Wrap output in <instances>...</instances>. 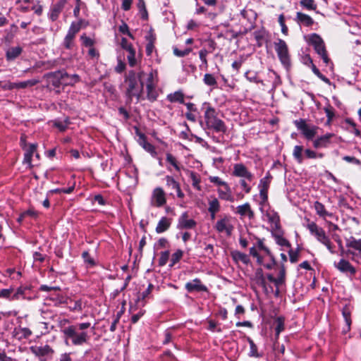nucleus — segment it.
<instances>
[{
  "mask_svg": "<svg viewBox=\"0 0 361 361\" xmlns=\"http://www.w3.org/2000/svg\"><path fill=\"white\" fill-rule=\"evenodd\" d=\"M69 323L68 319H64L59 323L61 331L63 335L65 341H71L73 345L80 346L89 343L90 335L87 329L90 327V322L78 323L65 326Z\"/></svg>",
  "mask_w": 361,
  "mask_h": 361,
  "instance_id": "1",
  "label": "nucleus"
},
{
  "mask_svg": "<svg viewBox=\"0 0 361 361\" xmlns=\"http://www.w3.org/2000/svg\"><path fill=\"white\" fill-rule=\"evenodd\" d=\"M144 72L141 71L137 74L134 71L128 72L125 79L126 95L128 100L135 99L136 103L144 99L142 96L143 82L141 78Z\"/></svg>",
  "mask_w": 361,
  "mask_h": 361,
  "instance_id": "2",
  "label": "nucleus"
},
{
  "mask_svg": "<svg viewBox=\"0 0 361 361\" xmlns=\"http://www.w3.org/2000/svg\"><path fill=\"white\" fill-rule=\"evenodd\" d=\"M232 176L239 178L240 188L245 194H249L252 190L250 183L254 180V174L243 163L234 164L231 173Z\"/></svg>",
  "mask_w": 361,
  "mask_h": 361,
  "instance_id": "3",
  "label": "nucleus"
},
{
  "mask_svg": "<svg viewBox=\"0 0 361 361\" xmlns=\"http://www.w3.org/2000/svg\"><path fill=\"white\" fill-rule=\"evenodd\" d=\"M305 221L306 224H304V226L309 230L310 234L314 236L318 242L324 245L329 252L335 254L336 252L335 246L331 241L329 237L326 234L325 231L309 219H306Z\"/></svg>",
  "mask_w": 361,
  "mask_h": 361,
  "instance_id": "4",
  "label": "nucleus"
},
{
  "mask_svg": "<svg viewBox=\"0 0 361 361\" xmlns=\"http://www.w3.org/2000/svg\"><path fill=\"white\" fill-rule=\"evenodd\" d=\"M207 106L204 113V123L207 128L213 130L216 133H224L226 131V126L224 122L218 117L217 111L209 104L204 103Z\"/></svg>",
  "mask_w": 361,
  "mask_h": 361,
  "instance_id": "5",
  "label": "nucleus"
},
{
  "mask_svg": "<svg viewBox=\"0 0 361 361\" xmlns=\"http://www.w3.org/2000/svg\"><path fill=\"white\" fill-rule=\"evenodd\" d=\"M308 42L314 47L316 53L321 57L326 66H328L330 63V59L328 56L325 44L322 37L317 34L313 33L309 35Z\"/></svg>",
  "mask_w": 361,
  "mask_h": 361,
  "instance_id": "6",
  "label": "nucleus"
},
{
  "mask_svg": "<svg viewBox=\"0 0 361 361\" xmlns=\"http://www.w3.org/2000/svg\"><path fill=\"white\" fill-rule=\"evenodd\" d=\"M274 45L280 62L285 68L288 69L290 67L291 63L286 42L283 39H278L274 42Z\"/></svg>",
  "mask_w": 361,
  "mask_h": 361,
  "instance_id": "7",
  "label": "nucleus"
},
{
  "mask_svg": "<svg viewBox=\"0 0 361 361\" xmlns=\"http://www.w3.org/2000/svg\"><path fill=\"white\" fill-rule=\"evenodd\" d=\"M346 246L349 248L348 253L352 255V260L361 264V239L350 237L346 240Z\"/></svg>",
  "mask_w": 361,
  "mask_h": 361,
  "instance_id": "8",
  "label": "nucleus"
},
{
  "mask_svg": "<svg viewBox=\"0 0 361 361\" xmlns=\"http://www.w3.org/2000/svg\"><path fill=\"white\" fill-rule=\"evenodd\" d=\"M294 124L308 140H312L317 133L318 127L307 124L303 119L295 120Z\"/></svg>",
  "mask_w": 361,
  "mask_h": 361,
  "instance_id": "9",
  "label": "nucleus"
},
{
  "mask_svg": "<svg viewBox=\"0 0 361 361\" xmlns=\"http://www.w3.org/2000/svg\"><path fill=\"white\" fill-rule=\"evenodd\" d=\"M265 278L267 279L269 282L274 284L276 287L274 294L276 296H278L279 295L280 287L286 282V269L284 266H280L276 277L272 274H268Z\"/></svg>",
  "mask_w": 361,
  "mask_h": 361,
  "instance_id": "10",
  "label": "nucleus"
},
{
  "mask_svg": "<svg viewBox=\"0 0 361 361\" xmlns=\"http://www.w3.org/2000/svg\"><path fill=\"white\" fill-rule=\"evenodd\" d=\"M262 214V219L270 224L272 229H277L279 226V216L274 209L269 207L260 212Z\"/></svg>",
  "mask_w": 361,
  "mask_h": 361,
  "instance_id": "11",
  "label": "nucleus"
},
{
  "mask_svg": "<svg viewBox=\"0 0 361 361\" xmlns=\"http://www.w3.org/2000/svg\"><path fill=\"white\" fill-rule=\"evenodd\" d=\"M166 202V197L164 190L160 187L155 188L152 192L150 198L151 205L154 207H161Z\"/></svg>",
  "mask_w": 361,
  "mask_h": 361,
  "instance_id": "12",
  "label": "nucleus"
},
{
  "mask_svg": "<svg viewBox=\"0 0 361 361\" xmlns=\"http://www.w3.org/2000/svg\"><path fill=\"white\" fill-rule=\"evenodd\" d=\"M214 228L217 232L225 233L226 235L229 236L232 233L233 226L231 223L229 217L224 216L216 222Z\"/></svg>",
  "mask_w": 361,
  "mask_h": 361,
  "instance_id": "13",
  "label": "nucleus"
},
{
  "mask_svg": "<svg viewBox=\"0 0 361 361\" xmlns=\"http://www.w3.org/2000/svg\"><path fill=\"white\" fill-rule=\"evenodd\" d=\"M334 267L341 272L345 274L350 279L356 274V269L346 259H341L338 262H334Z\"/></svg>",
  "mask_w": 361,
  "mask_h": 361,
  "instance_id": "14",
  "label": "nucleus"
},
{
  "mask_svg": "<svg viewBox=\"0 0 361 361\" xmlns=\"http://www.w3.org/2000/svg\"><path fill=\"white\" fill-rule=\"evenodd\" d=\"M233 212L239 215L240 219L247 218L249 220H252L255 218L254 211L249 202H245L233 208Z\"/></svg>",
  "mask_w": 361,
  "mask_h": 361,
  "instance_id": "15",
  "label": "nucleus"
},
{
  "mask_svg": "<svg viewBox=\"0 0 361 361\" xmlns=\"http://www.w3.org/2000/svg\"><path fill=\"white\" fill-rule=\"evenodd\" d=\"M68 1L69 0H59L56 4L51 6L48 17L52 22L58 19L60 13Z\"/></svg>",
  "mask_w": 361,
  "mask_h": 361,
  "instance_id": "16",
  "label": "nucleus"
},
{
  "mask_svg": "<svg viewBox=\"0 0 361 361\" xmlns=\"http://www.w3.org/2000/svg\"><path fill=\"white\" fill-rule=\"evenodd\" d=\"M185 290L189 293L192 292H208L207 287L204 285L201 280L195 278L192 281L187 282L185 285Z\"/></svg>",
  "mask_w": 361,
  "mask_h": 361,
  "instance_id": "17",
  "label": "nucleus"
},
{
  "mask_svg": "<svg viewBox=\"0 0 361 361\" xmlns=\"http://www.w3.org/2000/svg\"><path fill=\"white\" fill-rule=\"evenodd\" d=\"M197 225V222L192 219L188 218V212H183L178 220L177 228L178 229H192L194 228Z\"/></svg>",
  "mask_w": 361,
  "mask_h": 361,
  "instance_id": "18",
  "label": "nucleus"
},
{
  "mask_svg": "<svg viewBox=\"0 0 361 361\" xmlns=\"http://www.w3.org/2000/svg\"><path fill=\"white\" fill-rule=\"evenodd\" d=\"M219 198L229 202H233L235 197L232 193V190L228 183L226 184L223 188L216 190Z\"/></svg>",
  "mask_w": 361,
  "mask_h": 361,
  "instance_id": "19",
  "label": "nucleus"
},
{
  "mask_svg": "<svg viewBox=\"0 0 361 361\" xmlns=\"http://www.w3.org/2000/svg\"><path fill=\"white\" fill-rule=\"evenodd\" d=\"M30 349L32 353L37 357L51 355L54 352L49 345L31 346Z\"/></svg>",
  "mask_w": 361,
  "mask_h": 361,
  "instance_id": "20",
  "label": "nucleus"
},
{
  "mask_svg": "<svg viewBox=\"0 0 361 361\" xmlns=\"http://www.w3.org/2000/svg\"><path fill=\"white\" fill-rule=\"evenodd\" d=\"M334 136V133H326L318 137L313 142V147L316 149L326 148L331 143V139Z\"/></svg>",
  "mask_w": 361,
  "mask_h": 361,
  "instance_id": "21",
  "label": "nucleus"
},
{
  "mask_svg": "<svg viewBox=\"0 0 361 361\" xmlns=\"http://www.w3.org/2000/svg\"><path fill=\"white\" fill-rule=\"evenodd\" d=\"M254 279L257 284L261 286L263 288L265 293H269L270 291L274 292L273 288L271 286L269 287L270 290H269V288L267 286L266 278L264 276L262 269L259 268L256 270Z\"/></svg>",
  "mask_w": 361,
  "mask_h": 361,
  "instance_id": "22",
  "label": "nucleus"
},
{
  "mask_svg": "<svg viewBox=\"0 0 361 361\" xmlns=\"http://www.w3.org/2000/svg\"><path fill=\"white\" fill-rule=\"evenodd\" d=\"M47 77L52 78L51 84L55 87H59L61 85V80H65L66 77L68 76V74L63 71H56L54 73H48Z\"/></svg>",
  "mask_w": 361,
  "mask_h": 361,
  "instance_id": "23",
  "label": "nucleus"
},
{
  "mask_svg": "<svg viewBox=\"0 0 361 361\" xmlns=\"http://www.w3.org/2000/svg\"><path fill=\"white\" fill-rule=\"evenodd\" d=\"M13 337L18 341L28 338L32 335V331L26 327H16L13 331Z\"/></svg>",
  "mask_w": 361,
  "mask_h": 361,
  "instance_id": "24",
  "label": "nucleus"
},
{
  "mask_svg": "<svg viewBox=\"0 0 361 361\" xmlns=\"http://www.w3.org/2000/svg\"><path fill=\"white\" fill-rule=\"evenodd\" d=\"M139 136L138 142L147 152L150 153L153 157L157 155L154 147L147 142L145 135L143 133H137Z\"/></svg>",
  "mask_w": 361,
  "mask_h": 361,
  "instance_id": "25",
  "label": "nucleus"
},
{
  "mask_svg": "<svg viewBox=\"0 0 361 361\" xmlns=\"http://www.w3.org/2000/svg\"><path fill=\"white\" fill-rule=\"evenodd\" d=\"M171 222V219L166 216L161 217L156 226V232L157 233H162L166 231L170 228Z\"/></svg>",
  "mask_w": 361,
  "mask_h": 361,
  "instance_id": "26",
  "label": "nucleus"
},
{
  "mask_svg": "<svg viewBox=\"0 0 361 361\" xmlns=\"http://www.w3.org/2000/svg\"><path fill=\"white\" fill-rule=\"evenodd\" d=\"M146 88V98L151 102H155L159 95V90L157 85H147Z\"/></svg>",
  "mask_w": 361,
  "mask_h": 361,
  "instance_id": "27",
  "label": "nucleus"
},
{
  "mask_svg": "<svg viewBox=\"0 0 361 361\" xmlns=\"http://www.w3.org/2000/svg\"><path fill=\"white\" fill-rule=\"evenodd\" d=\"M272 179V176L269 173H267L266 176L262 178L259 183L258 188L259 190V193L268 194L269 185Z\"/></svg>",
  "mask_w": 361,
  "mask_h": 361,
  "instance_id": "28",
  "label": "nucleus"
},
{
  "mask_svg": "<svg viewBox=\"0 0 361 361\" xmlns=\"http://www.w3.org/2000/svg\"><path fill=\"white\" fill-rule=\"evenodd\" d=\"M254 37L257 42V44L259 47L262 46V44L267 42L268 38V32L266 31V30L263 27L255 30L253 32Z\"/></svg>",
  "mask_w": 361,
  "mask_h": 361,
  "instance_id": "29",
  "label": "nucleus"
},
{
  "mask_svg": "<svg viewBox=\"0 0 361 361\" xmlns=\"http://www.w3.org/2000/svg\"><path fill=\"white\" fill-rule=\"evenodd\" d=\"M231 257L236 263L241 262L245 265H247L250 262L249 256L240 251L235 250L232 252Z\"/></svg>",
  "mask_w": 361,
  "mask_h": 361,
  "instance_id": "30",
  "label": "nucleus"
},
{
  "mask_svg": "<svg viewBox=\"0 0 361 361\" xmlns=\"http://www.w3.org/2000/svg\"><path fill=\"white\" fill-rule=\"evenodd\" d=\"M314 209L317 214L323 219H325L326 216L331 217L333 216L332 213L327 212L324 205L318 201L314 202Z\"/></svg>",
  "mask_w": 361,
  "mask_h": 361,
  "instance_id": "31",
  "label": "nucleus"
},
{
  "mask_svg": "<svg viewBox=\"0 0 361 361\" xmlns=\"http://www.w3.org/2000/svg\"><path fill=\"white\" fill-rule=\"evenodd\" d=\"M295 20L299 24L305 26H310L314 23L313 19L310 16L300 12L297 13Z\"/></svg>",
  "mask_w": 361,
  "mask_h": 361,
  "instance_id": "32",
  "label": "nucleus"
},
{
  "mask_svg": "<svg viewBox=\"0 0 361 361\" xmlns=\"http://www.w3.org/2000/svg\"><path fill=\"white\" fill-rule=\"evenodd\" d=\"M272 235L275 242L282 247L290 248V244L288 240L285 238L279 231L272 232Z\"/></svg>",
  "mask_w": 361,
  "mask_h": 361,
  "instance_id": "33",
  "label": "nucleus"
},
{
  "mask_svg": "<svg viewBox=\"0 0 361 361\" xmlns=\"http://www.w3.org/2000/svg\"><path fill=\"white\" fill-rule=\"evenodd\" d=\"M36 149L37 145L30 144L25 152L23 162L28 164L30 167L32 166V157L35 152Z\"/></svg>",
  "mask_w": 361,
  "mask_h": 361,
  "instance_id": "34",
  "label": "nucleus"
},
{
  "mask_svg": "<svg viewBox=\"0 0 361 361\" xmlns=\"http://www.w3.org/2000/svg\"><path fill=\"white\" fill-rule=\"evenodd\" d=\"M22 48L19 46L9 48L6 54L8 61H13L18 57L22 53Z\"/></svg>",
  "mask_w": 361,
  "mask_h": 361,
  "instance_id": "35",
  "label": "nucleus"
},
{
  "mask_svg": "<svg viewBox=\"0 0 361 361\" xmlns=\"http://www.w3.org/2000/svg\"><path fill=\"white\" fill-rule=\"evenodd\" d=\"M240 16L244 19H247L251 25L250 28L252 27V24L255 23L257 18L256 13L252 9H243L240 11Z\"/></svg>",
  "mask_w": 361,
  "mask_h": 361,
  "instance_id": "36",
  "label": "nucleus"
},
{
  "mask_svg": "<svg viewBox=\"0 0 361 361\" xmlns=\"http://www.w3.org/2000/svg\"><path fill=\"white\" fill-rule=\"evenodd\" d=\"M246 339L250 345V351L248 353L249 357L256 358L261 357L262 355L258 352L257 346L255 345L252 339L250 337H247Z\"/></svg>",
  "mask_w": 361,
  "mask_h": 361,
  "instance_id": "37",
  "label": "nucleus"
},
{
  "mask_svg": "<svg viewBox=\"0 0 361 361\" xmlns=\"http://www.w3.org/2000/svg\"><path fill=\"white\" fill-rule=\"evenodd\" d=\"M126 183L128 184V188H135L138 182V176H137V171L135 169L132 171V175L128 176V173H126Z\"/></svg>",
  "mask_w": 361,
  "mask_h": 361,
  "instance_id": "38",
  "label": "nucleus"
},
{
  "mask_svg": "<svg viewBox=\"0 0 361 361\" xmlns=\"http://www.w3.org/2000/svg\"><path fill=\"white\" fill-rule=\"evenodd\" d=\"M167 99L171 102L184 103V95L181 91H176L167 95Z\"/></svg>",
  "mask_w": 361,
  "mask_h": 361,
  "instance_id": "39",
  "label": "nucleus"
},
{
  "mask_svg": "<svg viewBox=\"0 0 361 361\" xmlns=\"http://www.w3.org/2000/svg\"><path fill=\"white\" fill-rule=\"evenodd\" d=\"M158 82V72L155 69H152L150 72L147 74L145 86L147 85H157Z\"/></svg>",
  "mask_w": 361,
  "mask_h": 361,
  "instance_id": "40",
  "label": "nucleus"
},
{
  "mask_svg": "<svg viewBox=\"0 0 361 361\" xmlns=\"http://www.w3.org/2000/svg\"><path fill=\"white\" fill-rule=\"evenodd\" d=\"M146 39L147 40V44H146L145 51L146 54L149 56L152 54L154 50V41L155 37L152 34H149L146 36Z\"/></svg>",
  "mask_w": 361,
  "mask_h": 361,
  "instance_id": "41",
  "label": "nucleus"
},
{
  "mask_svg": "<svg viewBox=\"0 0 361 361\" xmlns=\"http://www.w3.org/2000/svg\"><path fill=\"white\" fill-rule=\"evenodd\" d=\"M189 178L192 181V187L197 190H201L200 183V175L194 171H189Z\"/></svg>",
  "mask_w": 361,
  "mask_h": 361,
  "instance_id": "42",
  "label": "nucleus"
},
{
  "mask_svg": "<svg viewBox=\"0 0 361 361\" xmlns=\"http://www.w3.org/2000/svg\"><path fill=\"white\" fill-rule=\"evenodd\" d=\"M259 198L258 204L260 212L270 207L268 201V194L259 193Z\"/></svg>",
  "mask_w": 361,
  "mask_h": 361,
  "instance_id": "43",
  "label": "nucleus"
},
{
  "mask_svg": "<svg viewBox=\"0 0 361 361\" xmlns=\"http://www.w3.org/2000/svg\"><path fill=\"white\" fill-rule=\"evenodd\" d=\"M245 77L250 82L262 83V80L259 78L258 73L256 71H247L245 73Z\"/></svg>",
  "mask_w": 361,
  "mask_h": 361,
  "instance_id": "44",
  "label": "nucleus"
},
{
  "mask_svg": "<svg viewBox=\"0 0 361 361\" xmlns=\"http://www.w3.org/2000/svg\"><path fill=\"white\" fill-rule=\"evenodd\" d=\"M302 152V146L295 145L293 148V157L298 164H302L303 162Z\"/></svg>",
  "mask_w": 361,
  "mask_h": 361,
  "instance_id": "45",
  "label": "nucleus"
},
{
  "mask_svg": "<svg viewBox=\"0 0 361 361\" xmlns=\"http://www.w3.org/2000/svg\"><path fill=\"white\" fill-rule=\"evenodd\" d=\"M275 324L276 338L278 339L279 334L284 330V319L281 317H277Z\"/></svg>",
  "mask_w": 361,
  "mask_h": 361,
  "instance_id": "46",
  "label": "nucleus"
},
{
  "mask_svg": "<svg viewBox=\"0 0 361 361\" xmlns=\"http://www.w3.org/2000/svg\"><path fill=\"white\" fill-rule=\"evenodd\" d=\"M39 82V80L37 79H31L25 81L18 82H17V89H25L28 87H32Z\"/></svg>",
  "mask_w": 361,
  "mask_h": 361,
  "instance_id": "47",
  "label": "nucleus"
},
{
  "mask_svg": "<svg viewBox=\"0 0 361 361\" xmlns=\"http://www.w3.org/2000/svg\"><path fill=\"white\" fill-rule=\"evenodd\" d=\"M208 180L211 183H213L214 185L217 186V188H223L226 184L228 183L220 177L216 176H209L208 177Z\"/></svg>",
  "mask_w": 361,
  "mask_h": 361,
  "instance_id": "48",
  "label": "nucleus"
},
{
  "mask_svg": "<svg viewBox=\"0 0 361 361\" xmlns=\"http://www.w3.org/2000/svg\"><path fill=\"white\" fill-rule=\"evenodd\" d=\"M166 160L177 171H180V167L179 166L178 161H177L176 158L174 156H173L171 154H170V153H167L166 154Z\"/></svg>",
  "mask_w": 361,
  "mask_h": 361,
  "instance_id": "49",
  "label": "nucleus"
},
{
  "mask_svg": "<svg viewBox=\"0 0 361 361\" xmlns=\"http://www.w3.org/2000/svg\"><path fill=\"white\" fill-rule=\"evenodd\" d=\"M221 209V205L219 200L216 197H214L208 202V211H213L216 212H219Z\"/></svg>",
  "mask_w": 361,
  "mask_h": 361,
  "instance_id": "50",
  "label": "nucleus"
},
{
  "mask_svg": "<svg viewBox=\"0 0 361 361\" xmlns=\"http://www.w3.org/2000/svg\"><path fill=\"white\" fill-rule=\"evenodd\" d=\"M209 54V53L206 51L205 48L202 49L199 51V57L201 60L202 64L200 65V68H204L205 69L208 67V62L207 59V56Z\"/></svg>",
  "mask_w": 361,
  "mask_h": 361,
  "instance_id": "51",
  "label": "nucleus"
},
{
  "mask_svg": "<svg viewBox=\"0 0 361 361\" xmlns=\"http://www.w3.org/2000/svg\"><path fill=\"white\" fill-rule=\"evenodd\" d=\"M69 124L68 119L66 118L64 120H55L54 126L56 127L60 131L63 132L66 130Z\"/></svg>",
  "mask_w": 361,
  "mask_h": 361,
  "instance_id": "52",
  "label": "nucleus"
},
{
  "mask_svg": "<svg viewBox=\"0 0 361 361\" xmlns=\"http://www.w3.org/2000/svg\"><path fill=\"white\" fill-rule=\"evenodd\" d=\"M165 179L166 185L169 188H171L172 190L178 189L180 185L172 176H166Z\"/></svg>",
  "mask_w": 361,
  "mask_h": 361,
  "instance_id": "53",
  "label": "nucleus"
},
{
  "mask_svg": "<svg viewBox=\"0 0 361 361\" xmlns=\"http://www.w3.org/2000/svg\"><path fill=\"white\" fill-rule=\"evenodd\" d=\"M183 256V252L181 250H177L172 255L171 258V267L174 266L178 263Z\"/></svg>",
  "mask_w": 361,
  "mask_h": 361,
  "instance_id": "54",
  "label": "nucleus"
},
{
  "mask_svg": "<svg viewBox=\"0 0 361 361\" xmlns=\"http://www.w3.org/2000/svg\"><path fill=\"white\" fill-rule=\"evenodd\" d=\"M266 257H269V262H264V257H262V263H258L259 265H262L264 267L267 268V269H271L274 267V265L275 264V260H274V258L273 257V255H271V253H270V255H265Z\"/></svg>",
  "mask_w": 361,
  "mask_h": 361,
  "instance_id": "55",
  "label": "nucleus"
},
{
  "mask_svg": "<svg viewBox=\"0 0 361 361\" xmlns=\"http://www.w3.org/2000/svg\"><path fill=\"white\" fill-rule=\"evenodd\" d=\"M203 81L208 86H216L217 84L216 78L210 73H206L204 75Z\"/></svg>",
  "mask_w": 361,
  "mask_h": 361,
  "instance_id": "56",
  "label": "nucleus"
},
{
  "mask_svg": "<svg viewBox=\"0 0 361 361\" xmlns=\"http://www.w3.org/2000/svg\"><path fill=\"white\" fill-rule=\"evenodd\" d=\"M80 40L82 42V44L88 48L94 47L95 44V41L94 39L90 38L86 36L85 35H82L80 36Z\"/></svg>",
  "mask_w": 361,
  "mask_h": 361,
  "instance_id": "57",
  "label": "nucleus"
},
{
  "mask_svg": "<svg viewBox=\"0 0 361 361\" xmlns=\"http://www.w3.org/2000/svg\"><path fill=\"white\" fill-rule=\"evenodd\" d=\"M305 155L307 159H317V158H322L324 154L322 153H317L315 151H313L310 149H306L305 151Z\"/></svg>",
  "mask_w": 361,
  "mask_h": 361,
  "instance_id": "58",
  "label": "nucleus"
},
{
  "mask_svg": "<svg viewBox=\"0 0 361 361\" xmlns=\"http://www.w3.org/2000/svg\"><path fill=\"white\" fill-rule=\"evenodd\" d=\"M255 247L259 250V251L263 252L264 255H270V250L264 245L263 240L257 239Z\"/></svg>",
  "mask_w": 361,
  "mask_h": 361,
  "instance_id": "59",
  "label": "nucleus"
},
{
  "mask_svg": "<svg viewBox=\"0 0 361 361\" xmlns=\"http://www.w3.org/2000/svg\"><path fill=\"white\" fill-rule=\"evenodd\" d=\"M82 257L84 262L88 264V266L92 267L96 264L94 259L92 257H91L87 251H84L82 253Z\"/></svg>",
  "mask_w": 361,
  "mask_h": 361,
  "instance_id": "60",
  "label": "nucleus"
},
{
  "mask_svg": "<svg viewBox=\"0 0 361 361\" xmlns=\"http://www.w3.org/2000/svg\"><path fill=\"white\" fill-rule=\"evenodd\" d=\"M169 254L170 252L169 250H166L161 252L160 257L159 259V265L160 267H163L166 264L169 258Z\"/></svg>",
  "mask_w": 361,
  "mask_h": 361,
  "instance_id": "61",
  "label": "nucleus"
},
{
  "mask_svg": "<svg viewBox=\"0 0 361 361\" xmlns=\"http://www.w3.org/2000/svg\"><path fill=\"white\" fill-rule=\"evenodd\" d=\"M300 4L308 10H315L317 8V5L314 0H301Z\"/></svg>",
  "mask_w": 361,
  "mask_h": 361,
  "instance_id": "62",
  "label": "nucleus"
},
{
  "mask_svg": "<svg viewBox=\"0 0 361 361\" xmlns=\"http://www.w3.org/2000/svg\"><path fill=\"white\" fill-rule=\"evenodd\" d=\"M127 51L128 52V54L127 56L128 63L131 67H133L136 64L135 50L134 49H132Z\"/></svg>",
  "mask_w": 361,
  "mask_h": 361,
  "instance_id": "63",
  "label": "nucleus"
},
{
  "mask_svg": "<svg viewBox=\"0 0 361 361\" xmlns=\"http://www.w3.org/2000/svg\"><path fill=\"white\" fill-rule=\"evenodd\" d=\"M80 27H81L80 23L73 22L68 29V32L71 34L73 36H75V35L80 31Z\"/></svg>",
  "mask_w": 361,
  "mask_h": 361,
  "instance_id": "64",
  "label": "nucleus"
}]
</instances>
